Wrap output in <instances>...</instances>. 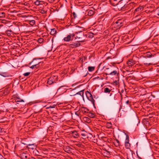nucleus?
I'll list each match as a JSON object with an SVG mask.
<instances>
[{
    "label": "nucleus",
    "mask_w": 159,
    "mask_h": 159,
    "mask_svg": "<svg viewBox=\"0 0 159 159\" xmlns=\"http://www.w3.org/2000/svg\"><path fill=\"white\" fill-rule=\"evenodd\" d=\"M75 27H76V29L77 30H78V31H80L81 30L82 31V30H84L83 28L80 27L78 25L76 26Z\"/></svg>",
    "instance_id": "30"
},
{
    "label": "nucleus",
    "mask_w": 159,
    "mask_h": 159,
    "mask_svg": "<svg viewBox=\"0 0 159 159\" xmlns=\"http://www.w3.org/2000/svg\"><path fill=\"white\" fill-rule=\"evenodd\" d=\"M123 19H118L115 22L116 24V26L119 27H120L123 25Z\"/></svg>",
    "instance_id": "7"
},
{
    "label": "nucleus",
    "mask_w": 159,
    "mask_h": 159,
    "mask_svg": "<svg viewBox=\"0 0 159 159\" xmlns=\"http://www.w3.org/2000/svg\"><path fill=\"white\" fill-rule=\"evenodd\" d=\"M143 8L142 6L139 7L135 10L134 11V12H138V14L139 13L143 10Z\"/></svg>",
    "instance_id": "17"
},
{
    "label": "nucleus",
    "mask_w": 159,
    "mask_h": 159,
    "mask_svg": "<svg viewBox=\"0 0 159 159\" xmlns=\"http://www.w3.org/2000/svg\"><path fill=\"white\" fill-rule=\"evenodd\" d=\"M22 143L25 145H27L28 146H27V147L28 148H31V149H34L35 148V145L34 144H28L23 143Z\"/></svg>",
    "instance_id": "19"
},
{
    "label": "nucleus",
    "mask_w": 159,
    "mask_h": 159,
    "mask_svg": "<svg viewBox=\"0 0 159 159\" xmlns=\"http://www.w3.org/2000/svg\"><path fill=\"white\" fill-rule=\"evenodd\" d=\"M20 156L22 159H27L30 155L27 153L22 152L20 154Z\"/></svg>",
    "instance_id": "12"
},
{
    "label": "nucleus",
    "mask_w": 159,
    "mask_h": 159,
    "mask_svg": "<svg viewBox=\"0 0 159 159\" xmlns=\"http://www.w3.org/2000/svg\"><path fill=\"white\" fill-rule=\"evenodd\" d=\"M88 115L89 116V117L93 118L95 116V115L94 113H92L90 112H88Z\"/></svg>",
    "instance_id": "27"
},
{
    "label": "nucleus",
    "mask_w": 159,
    "mask_h": 159,
    "mask_svg": "<svg viewBox=\"0 0 159 159\" xmlns=\"http://www.w3.org/2000/svg\"><path fill=\"white\" fill-rule=\"evenodd\" d=\"M127 159H129V158L128 157H127Z\"/></svg>",
    "instance_id": "62"
},
{
    "label": "nucleus",
    "mask_w": 159,
    "mask_h": 159,
    "mask_svg": "<svg viewBox=\"0 0 159 159\" xmlns=\"http://www.w3.org/2000/svg\"><path fill=\"white\" fill-rule=\"evenodd\" d=\"M51 31L50 32V34L53 35H55L57 33V31L55 29H51Z\"/></svg>",
    "instance_id": "22"
},
{
    "label": "nucleus",
    "mask_w": 159,
    "mask_h": 159,
    "mask_svg": "<svg viewBox=\"0 0 159 159\" xmlns=\"http://www.w3.org/2000/svg\"><path fill=\"white\" fill-rule=\"evenodd\" d=\"M11 31L10 30H7L6 31V33L8 36H10L11 34Z\"/></svg>",
    "instance_id": "35"
},
{
    "label": "nucleus",
    "mask_w": 159,
    "mask_h": 159,
    "mask_svg": "<svg viewBox=\"0 0 159 159\" xmlns=\"http://www.w3.org/2000/svg\"><path fill=\"white\" fill-rule=\"evenodd\" d=\"M79 43L78 41L73 42L72 43L70 44L69 45V46L70 48H76L78 47H79L80 45V43Z\"/></svg>",
    "instance_id": "5"
},
{
    "label": "nucleus",
    "mask_w": 159,
    "mask_h": 159,
    "mask_svg": "<svg viewBox=\"0 0 159 159\" xmlns=\"http://www.w3.org/2000/svg\"><path fill=\"white\" fill-rule=\"evenodd\" d=\"M84 90H82L78 92H77L76 94H75V95L76 94H79L82 97L84 96Z\"/></svg>",
    "instance_id": "26"
},
{
    "label": "nucleus",
    "mask_w": 159,
    "mask_h": 159,
    "mask_svg": "<svg viewBox=\"0 0 159 159\" xmlns=\"http://www.w3.org/2000/svg\"><path fill=\"white\" fill-rule=\"evenodd\" d=\"M28 66V65H26V66Z\"/></svg>",
    "instance_id": "63"
},
{
    "label": "nucleus",
    "mask_w": 159,
    "mask_h": 159,
    "mask_svg": "<svg viewBox=\"0 0 159 159\" xmlns=\"http://www.w3.org/2000/svg\"><path fill=\"white\" fill-rule=\"evenodd\" d=\"M131 120L133 122L138 125L140 123V120L136 113H134L132 115Z\"/></svg>",
    "instance_id": "1"
},
{
    "label": "nucleus",
    "mask_w": 159,
    "mask_h": 159,
    "mask_svg": "<svg viewBox=\"0 0 159 159\" xmlns=\"http://www.w3.org/2000/svg\"><path fill=\"white\" fill-rule=\"evenodd\" d=\"M15 101L16 102H24V101L23 99H21L18 98H16L15 99Z\"/></svg>",
    "instance_id": "29"
},
{
    "label": "nucleus",
    "mask_w": 159,
    "mask_h": 159,
    "mask_svg": "<svg viewBox=\"0 0 159 159\" xmlns=\"http://www.w3.org/2000/svg\"><path fill=\"white\" fill-rule=\"evenodd\" d=\"M75 36V34H70L67 37L64 38V40L67 42L73 39Z\"/></svg>",
    "instance_id": "4"
},
{
    "label": "nucleus",
    "mask_w": 159,
    "mask_h": 159,
    "mask_svg": "<svg viewBox=\"0 0 159 159\" xmlns=\"http://www.w3.org/2000/svg\"><path fill=\"white\" fill-rule=\"evenodd\" d=\"M81 85H80L79 86H78L77 87H79L80 86H81Z\"/></svg>",
    "instance_id": "59"
},
{
    "label": "nucleus",
    "mask_w": 159,
    "mask_h": 159,
    "mask_svg": "<svg viewBox=\"0 0 159 159\" xmlns=\"http://www.w3.org/2000/svg\"><path fill=\"white\" fill-rule=\"evenodd\" d=\"M121 93H123V92H124V90H121Z\"/></svg>",
    "instance_id": "56"
},
{
    "label": "nucleus",
    "mask_w": 159,
    "mask_h": 159,
    "mask_svg": "<svg viewBox=\"0 0 159 159\" xmlns=\"http://www.w3.org/2000/svg\"><path fill=\"white\" fill-rule=\"evenodd\" d=\"M33 108L34 111V113H35L42 111V109L40 108L39 106L35 105L33 107Z\"/></svg>",
    "instance_id": "11"
},
{
    "label": "nucleus",
    "mask_w": 159,
    "mask_h": 159,
    "mask_svg": "<svg viewBox=\"0 0 159 159\" xmlns=\"http://www.w3.org/2000/svg\"><path fill=\"white\" fill-rule=\"evenodd\" d=\"M30 74V72H27L25 73L23 75L25 76H28Z\"/></svg>",
    "instance_id": "43"
},
{
    "label": "nucleus",
    "mask_w": 159,
    "mask_h": 159,
    "mask_svg": "<svg viewBox=\"0 0 159 159\" xmlns=\"http://www.w3.org/2000/svg\"><path fill=\"white\" fill-rule=\"evenodd\" d=\"M129 141V136L128 135L126 134V138L125 142Z\"/></svg>",
    "instance_id": "42"
},
{
    "label": "nucleus",
    "mask_w": 159,
    "mask_h": 159,
    "mask_svg": "<svg viewBox=\"0 0 159 159\" xmlns=\"http://www.w3.org/2000/svg\"><path fill=\"white\" fill-rule=\"evenodd\" d=\"M129 142V141L125 142V146L126 149H129L130 147V144Z\"/></svg>",
    "instance_id": "24"
},
{
    "label": "nucleus",
    "mask_w": 159,
    "mask_h": 159,
    "mask_svg": "<svg viewBox=\"0 0 159 159\" xmlns=\"http://www.w3.org/2000/svg\"><path fill=\"white\" fill-rule=\"evenodd\" d=\"M75 114H76V115H77L78 116V114H77V113H76V112L75 113Z\"/></svg>",
    "instance_id": "60"
},
{
    "label": "nucleus",
    "mask_w": 159,
    "mask_h": 159,
    "mask_svg": "<svg viewBox=\"0 0 159 159\" xmlns=\"http://www.w3.org/2000/svg\"><path fill=\"white\" fill-rule=\"evenodd\" d=\"M87 73H86V74L85 75H84L83 76H84V77H85V76H86L87 75Z\"/></svg>",
    "instance_id": "54"
},
{
    "label": "nucleus",
    "mask_w": 159,
    "mask_h": 159,
    "mask_svg": "<svg viewBox=\"0 0 159 159\" xmlns=\"http://www.w3.org/2000/svg\"><path fill=\"white\" fill-rule=\"evenodd\" d=\"M47 11L44 10H42L41 11V13L43 14H44L46 13Z\"/></svg>",
    "instance_id": "45"
},
{
    "label": "nucleus",
    "mask_w": 159,
    "mask_h": 159,
    "mask_svg": "<svg viewBox=\"0 0 159 159\" xmlns=\"http://www.w3.org/2000/svg\"><path fill=\"white\" fill-rule=\"evenodd\" d=\"M55 78H57V76H53L49 78L48 80L47 83L49 85L52 84L55 81L54 79Z\"/></svg>",
    "instance_id": "6"
},
{
    "label": "nucleus",
    "mask_w": 159,
    "mask_h": 159,
    "mask_svg": "<svg viewBox=\"0 0 159 159\" xmlns=\"http://www.w3.org/2000/svg\"><path fill=\"white\" fill-rule=\"evenodd\" d=\"M55 0H48L49 2H53Z\"/></svg>",
    "instance_id": "49"
},
{
    "label": "nucleus",
    "mask_w": 159,
    "mask_h": 159,
    "mask_svg": "<svg viewBox=\"0 0 159 159\" xmlns=\"http://www.w3.org/2000/svg\"><path fill=\"white\" fill-rule=\"evenodd\" d=\"M75 33L77 34L76 37L79 39H83V38L84 37V32L82 31L81 30L79 31L78 32H76Z\"/></svg>",
    "instance_id": "8"
},
{
    "label": "nucleus",
    "mask_w": 159,
    "mask_h": 159,
    "mask_svg": "<svg viewBox=\"0 0 159 159\" xmlns=\"http://www.w3.org/2000/svg\"><path fill=\"white\" fill-rule=\"evenodd\" d=\"M82 61H83V60H82Z\"/></svg>",
    "instance_id": "64"
},
{
    "label": "nucleus",
    "mask_w": 159,
    "mask_h": 159,
    "mask_svg": "<svg viewBox=\"0 0 159 159\" xmlns=\"http://www.w3.org/2000/svg\"><path fill=\"white\" fill-rule=\"evenodd\" d=\"M33 65L32 66H30V68L32 69H34V68H36V69H37L38 68V67H37V66H36L35 65Z\"/></svg>",
    "instance_id": "40"
},
{
    "label": "nucleus",
    "mask_w": 159,
    "mask_h": 159,
    "mask_svg": "<svg viewBox=\"0 0 159 159\" xmlns=\"http://www.w3.org/2000/svg\"><path fill=\"white\" fill-rule=\"evenodd\" d=\"M40 58H34L33 61L30 62L29 64V65H30L31 64L32 65H36L35 66H37V67H38V68L39 66V64L41 63L40 62L38 61L37 60V59H39Z\"/></svg>",
    "instance_id": "3"
},
{
    "label": "nucleus",
    "mask_w": 159,
    "mask_h": 159,
    "mask_svg": "<svg viewBox=\"0 0 159 159\" xmlns=\"http://www.w3.org/2000/svg\"><path fill=\"white\" fill-rule=\"evenodd\" d=\"M127 63L129 66H132L135 64V61L131 59L128 60Z\"/></svg>",
    "instance_id": "20"
},
{
    "label": "nucleus",
    "mask_w": 159,
    "mask_h": 159,
    "mask_svg": "<svg viewBox=\"0 0 159 159\" xmlns=\"http://www.w3.org/2000/svg\"><path fill=\"white\" fill-rule=\"evenodd\" d=\"M155 55V54H152L150 52H146L145 55L143 56L144 58H151L153 57Z\"/></svg>",
    "instance_id": "9"
},
{
    "label": "nucleus",
    "mask_w": 159,
    "mask_h": 159,
    "mask_svg": "<svg viewBox=\"0 0 159 159\" xmlns=\"http://www.w3.org/2000/svg\"><path fill=\"white\" fill-rule=\"evenodd\" d=\"M89 38H92L94 36V34L91 32H88Z\"/></svg>",
    "instance_id": "25"
},
{
    "label": "nucleus",
    "mask_w": 159,
    "mask_h": 159,
    "mask_svg": "<svg viewBox=\"0 0 159 159\" xmlns=\"http://www.w3.org/2000/svg\"><path fill=\"white\" fill-rule=\"evenodd\" d=\"M111 95H112V93H111V94H110V96H111Z\"/></svg>",
    "instance_id": "61"
},
{
    "label": "nucleus",
    "mask_w": 159,
    "mask_h": 159,
    "mask_svg": "<svg viewBox=\"0 0 159 159\" xmlns=\"http://www.w3.org/2000/svg\"><path fill=\"white\" fill-rule=\"evenodd\" d=\"M116 63H115V62H112V63H111V64L112 65H113L114 64H116Z\"/></svg>",
    "instance_id": "52"
},
{
    "label": "nucleus",
    "mask_w": 159,
    "mask_h": 159,
    "mask_svg": "<svg viewBox=\"0 0 159 159\" xmlns=\"http://www.w3.org/2000/svg\"><path fill=\"white\" fill-rule=\"evenodd\" d=\"M89 38H88V33H86L85 34H84V37L83 38V39L80 40L79 41V42H83L86 41V39Z\"/></svg>",
    "instance_id": "14"
},
{
    "label": "nucleus",
    "mask_w": 159,
    "mask_h": 159,
    "mask_svg": "<svg viewBox=\"0 0 159 159\" xmlns=\"http://www.w3.org/2000/svg\"><path fill=\"white\" fill-rule=\"evenodd\" d=\"M0 75L4 77L12 76V75L7 72H0Z\"/></svg>",
    "instance_id": "13"
},
{
    "label": "nucleus",
    "mask_w": 159,
    "mask_h": 159,
    "mask_svg": "<svg viewBox=\"0 0 159 159\" xmlns=\"http://www.w3.org/2000/svg\"><path fill=\"white\" fill-rule=\"evenodd\" d=\"M40 1L39 0H37L35 2L34 4L35 5H37L38 6L40 4Z\"/></svg>",
    "instance_id": "34"
},
{
    "label": "nucleus",
    "mask_w": 159,
    "mask_h": 159,
    "mask_svg": "<svg viewBox=\"0 0 159 159\" xmlns=\"http://www.w3.org/2000/svg\"><path fill=\"white\" fill-rule=\"evenodd\" d=\"M77 83H75V84H73L72 85V87H74V86L76 84H77Z\"/></svg>",
    "instance_id": "51"
},
{
    "label": "nucleus",
    "mask_w": 159,
    "mask_h": 159,
    "mask_svg": "<svg viewBox=\"0 0 159 159\" xmlns=\"http://www.w3.org/2000/svg\"><path fill=\"white\" fill-rule=\"evenodd\" d=\"M106 75H117L118 76L119 75V73L118 72L117 70H115L111 72L107 71V73H105Z\"/></svg>",
    "instance_id": "10"
},
{
    "label": "nucleus",
    "mask_w": 159,
    "mask_h": 159,
    "mask_svg": "<svg viewBox=\"0 0 159 159\" xmlns=\"http://www.w3.org/2000/svg\"><path fill=\"white\" fill-rule=\"evenodd\" d=\"M86 94L88 99L92 102L94 107H95V100L93 99L92 94L88 91H86Z\"/></svg>",
    "instance_id": "2"
},
{
    "label": "nucleus",
    "mask_w": 159,
    "mask_h": 159,
    "mask_svg": "<svg viewBox=\"0 0 159 159\" xmlns=\"http://www.w3.org/2000/svg\"><path fill=\"white\" fill-rule=\"evenodd\" d=\"M105 152H104V153H106L107 156H110V152L109 151L106 149H105Z\"/></svg>",
    "instance_id": "38"
},
{
    "label": "nucleus",
    "mask_w": 159,
    "mask_h": 159,
    "mask_svg": "<svg viewBox=\"0 0 159 159\" xmlns=\"http://www.w3.org/2000/svg\"><path fill=\"white\" fill-rule=\"evenodd\" d=\"M110 58H112L111 57H107L106 58V60H107L108 59H110Z\"/></svg>",
    "instance_id": "48"
},
{
    "label": "nucleus",
    "mask_w": 159,
    "mask_h": 159,
    "mask_svg": "<svg viewBox=\"0 0 159 159\" xmlns=\"http://www.w3.org/2000/svg\"><path fill=\"white\" fill-rule=\"evenodd\" d=\"M34 153L37 156H40V153L37 150L35 149L34 151Z\"/></svg>",
    "instance_id": "31"
},
{
    "label": "nucleus",
    "mask_w": 159,
    "mask_h": 159,
    "mask_svg": "<svg viewBox=\"0 0 159 159\" xmlns=\"http://www.w3.org/2000/svg\"><path fill=\"white\" fill-rule=\"evenodd\" d=\"M157 14H158V16H159V9L158 10V13Z\"/></svg>",
    "instance_id": "53"
},
{
    "label": "nucleus",
    "mask_w": 159,
    "mask_h": 159,
    "mask_svg": "<svg viewBox=\"0 0 159 159\" xmlns=\"http://www.w3.org/2000/svg\"><path fill=\"white\" fill-rule=\"evenodd\" d=\"M111 91V90L110 89L108 88H106L104 89V92L105 93H109Z\"/></svg>",
    "instance_id": "32"
},
{
    "label": "nucleus",
    "mask_w": 159,
    "mask_h": 159,
    "mask_svg": "<svg viewBox=\"0 0 159 159\" xmlns=\"http://www.w3.org/2000/svg\"><path fill=\"white\" fill-rule=\"evenodd\" d=\"M143 63L146 66H148L152 65V63L150 62L149 61H147V58H144L143 60Z\"/></svg>",
    "instance_id": "18"
},
{
    "label": "nucleus",
    "mask_w": 159,
    "mask_h": 159,
    "mask_svg": "<svg viewBox=\"0 0 159 159\" xmlns=\"http://www.w3.org/2000/svg\"><path fill=\"white\" fill-rule=\"evenodd\" d=\"M129 102V100H127L126 101V103L127 104H128Z\"/></svg>",
    "instance_id": "50"
},
{
    "label": "nucleus",
    "mask_w": 159,
    "mask_h": 159,
    "mask_svg": "<svg viewBox=\"0 0 159 159\" xmlns=\"http://www.w3.org/2000/svg\"><path fill=\"white\" fill-rule=\"evenodd\" d=\"M114 82L115 84L116 85H118L119 83V79L118 80H115Z\"/></svg>",
    "instance_id": "44"
},
{
    "label": "nucleus",
    "mask_w": 159,
    "mask_h": 159,
    "mask_svg": "<svg viewBox=\"0 0 159 159\" xmlns=\"http://www.w3.org/2000/svg\"><path fill=\"white\" fill-rule=\"evenodd\" d=\"M95 69L94 66H89L88 67V70L90 72H92Z\"/></svg>",
    "instance_id": "28"
},
{
    "label": "nucleus",
    "mask_w": 159,
    "mask_h": 159,
    "mask_svg": "<svg viewBox=\"0 0 159 159\" xmlns=\"http://www.w3.org/2000/svg\"><path fill=\"white\" fill-rule=\"evenodd\" d=\"M2 129L0 128V130L1 131Z\"/></svg>",
    "instance_id": "58"
},
{
    "label": "nucleus",
    "mask_w": 159,
    "mask_h": 159,
    "mask_svg": "<svg viewBox=\"0 0 159 159\" xmlns=\"http://www.w3.org/2000/svg\"><path fill=\"white\" fill-rule=\"evenodd\" d=\"M113 143L114 145L116 147L120 148V146H121L120 141L117 139L114 140Z\"/></svg>",
    "instance_id": "15"
},
{
    "label": "nucleus",
    "mask_w": 159,
    "mask_h": 159,
    "mask_svg": "<svg viewBox=\"0 0 159 159\" xmlns=\"http://www.w3.org/2000/svg\"><path fill=\"white\" fill-rule=\"evenodd\" d=\"M30 24L32 26L35 24V21L34 20H32L30 21Z\"/></svg>",
    "instance_id": "33"
},
{
    "label": "nucleus",
    "mask_w": 159,
    "mask_h": 159,
    "mask_svg": "<svg viewBox=\"0 0 159 159\" xmlns=\"http://www.w3.org/2000/svg\"><path fill=\"white\" fill-rule=\"evenodd\" d=\"M5 16V13L4 12L0 13V17H4Z\"/></svg>",
    "instance_id": "41"
},
{
    "label": "nucleus",
    "mask_w": 159,
    "mask_h": 159,
    "mask_svg": "<svg viewBox=\"0 0 159 159\" xmlns=\"http://www.w3.org/2000/svg\"><path fill=\"white\" fill-rule=\"evenodd\" d=\"M109 68H106V70H109Z\"/></svg>",
    "instance_id": "55"
},
{
    "label": "nucleus",
    "mask_w": 159,
    "mask_h": 159,
    "mask_svg": "<svg viewBox=\"0 0 159 159\" xmlns=\"http://www.w3.org/2000/svg\"><path fill=\"white\" fill-rule=\"evenodd\" d=\"M6 159V158H4L3 156L1 154H0V159Z\"/></svg>",
    "instance_id": "47"
},
{
    "label": "nucleus",
    "mask_w": 159,
    "mask_h": 159,
    "mask_svg": "<svg viewBox=\"0 0 159 159\" xmlns=\"http://www.w3.org/2000/svg\"><path fill=\"white\" fill-rule=\"evenodd\" d=\"M86 11L88 13V15L89 16H91L93 15L95 12L94 11L92 10H87Z\"/></svg>",
    "instance_id": "21"
},
{
    "label": "nucleus",
    "mask_w": 159,
    "mask_h": 159,
    "mask_svg": "<svg viewBox=\"0 0 159 159\" xmlns=\"http://www.w3.org/2000/svg\"><path fill=\"white\" fill-rule=\"evenodd\" d=\"M107 127L109 128H111L112 127V124L111 123H108L107 125Z\"/></svg>",
    "instance_id": "37"
},
{
    "label": "nucleus",
    "mask_w": 159,
    "mask_h": 159,
    "mask_svg": "<svg viewBox=\"0 0 159 159\" xmlns=\"http://www.w3.org/2000/svg\"><path fill=\"white\" fill-rule=\"evenodd\" d=\"M44 41V39L42 38H40L38 40V42L39 43H42Z\"/></svg>",
    "instance_id": "36"
},
{
    "label": "nucleus",
    "mask_w": 159,
    "mask_h": 159,
    "mask_svg": "<svg viewBox=\"0 0 159 159\" xmlns=\"http://www.w3.org/2000/svg\"><path fill=\"white\" fill-rule=\"evenodd\" d=\"M81 111L82 112L84 113H88L89 112V110L86 108L84 107H82L81 108Z\"/></svg>",
    "instance_id": "23"
},
{
    "label": "nucleus",
    "mask_w": 159,
    "mask_h": 159,
    "mask_svg": "<svg viewBox=\"0 0 159 159\" xmlns=\"http://www.w3.org/2000/svg\"><path fill=\"white\" fill-rule=\"evenodd\" d=\"M81 135L83 137L82 138L84 139H85L87 138V136L84 134H81Z\"/></svg>",
    "instance_id": "39"
},
{
    "label": "nucleus",
    "mask_w": 159,
    "mask_h": 159,
    "mask_svg": "<svg viewBox=\"0 0 159 159\" xmlns=\"http://www.w3.org/2000/svg\"><path fill=\"white\" fill-rule=\"evenodd\" d=\"M63 86H62L60 87V88H59L58 89V90L59 89H60V88H61V87H63Z\"/></svg>",
    "instance_id": "57"
},
{
    "label": "nucleus",
    "mask_w": 159,
    "mask_h": 159,
    "mask_svg": "<svg viewBox=\"0 0 159 159\" xmlns=\"http://www.w3.org/2000/svg\"><path fill=\"white\" fill-rule=\"evenodd\" d=\"M72 14L74 18H75L76 17V15L75 13V12H73Z\"/></svg>",
    "instance_id": "46"
},
{
    "label": "nucleus",
    "mask_w": 159,
    "mask_h": 159,
    "mask_svg": "<svg viewBox=\"0 0 159 159\" xmlns=\"http://www.w3.org/2000/svg\"><path fill=\"white\" fill-rule=\"evenodd\" d=\"M71 134L73 137L77 138L80 136V134L78 133L75 130L71 131Z\"/></svg>",
    "instance_id": "16"
}]
</instances>
